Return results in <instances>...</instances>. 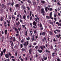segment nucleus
<instances>
[{"mask_svg":"<svg viewBox=\"0 0 61 61\" xmlns=\"http://www.w3.org/2000/svg\"><path fill=\"white\" fill-rule=\"evenodd\" d=\"M52 15V12L50 13V16H46V18L47 19H50V18H51Z\"/></svg>","mask_w":61,"mask_h":61,"instance_id":"nucleus-1","label":"nucleus"},{"mask_svg":"<svg viewBox=\"0 0 61 61\" xmlns=\"http://www.w3.org/2000/svg\"><path fill=\"white\" fill-rule=\"evenodd\" d=\"M28 45H29L28 41H27L26 42H25L23 44V46H27Z\"/></svg>","mask_w":61,"mask_h":61,"instance_id":"nucleus-2","label":"nucleus"},{"mask_svg":"<svg viewBox=\"0 0 61 61\" xmlns=\"http://www.w3.org/2000/svg\"><path fill=\"white\" fill-rule=\"evenodd\" d=\"M13 29H15V31L17 32V33L18 34V33H19V31H18V29H17V28H16L15 27H14L13 28Z\"/></svg>","mask_w":61,"mask_h":61,"instance_id":"nucleus-3","label":"nucleus"},{"mask_svg":"<svg viewBox=\"0 0 61 61\" xmlns=\"http://www.w3.org/2000/svg\"><path fill=\"white\" fill-rule=\"evenodd\" d=\"M43 47L41 46H40L39 47V48H41V50H43L44 48H45L46 47L44 45L43 46Z\"/></svg>","mask_w":61,"mask_h":61,"instance_id":"nucleus-4","label":"nucleus"},{"mask_svg":"<svg viewBox=\"0 0 61 61\" xmlns=\"http://www.w3.org/2000/svg\"><path fill=\"white\" fill-rule=\"evenodd\" d=\"M47 8L48 10H50L49 9V8L48 7H46L45 8V11L46 12H47L48 10H47Z\"/></svg>","mask_w":61,"mask_h":61,"instance_id":"nucleus-5","label":"nucleus"},{"mask_svg":"<svg viewBox=\"0 0 61 61\" xmlns=\"http://www.w3.org/2000/svg\"><path fill=\"white\" fill-rule=\"evenodd\" d=\"M43 58L44 60H46L47 59V57L46 56L45 57V56H43Z\"/></svg>","mask_w":61,"mask_h":61,"instance_id":"nucleus-6","label":"nucleus"},{"mask_svg":"<svg viewBox=\"0 0 61 61\" xmlns=\"http://www.w3.org/2000/svg\"><path fill=\"white\" fill-rule=\"evenodd\" d=\"M5 56L6 58H9V54L8 53L6 54L5 55Z\"/></svg>","mask_w":61,"mask_h":61,"instance_id":"nucleus-7","label":"nucleus"},{"mask_svg":"<svg viewBox=\"0 0 61 61\" xmlns=\"http://www.w3.org/2000/svg\"><path fill=\"white\" fill-rule=\"evenodd\" d=\"M39 50V49H38L37 50V51L38 52H39V53H42L43 52V50Z\"/></svg>","mask_w":61,"mask_h":61,"instance_id":"nucleus-8","label":"nucleus"},{"mask_svg":"<svg viewBox=\"0 0 61 61\" xmlns=\"http://www.w3.org/2000/svg\"><path fill=\"white\" fill-rule=\"evenodd\" d=\"M2 8H4V9H5V8H6V6H5V4H2Z\"/></svg>","mask_w":61,"mask_h":61,"instance_id":"nucleus-9","label":"nucleus"},{"mask_svg":"<svg viewBox=\"0 0 61 61\" xmlns=\"http://www.w3.org/2000/svg\"><path fill=\"white\" fill-rule=\"evenodd\" d=\"M33 25L35 26H36V22L34 21L33 22Z\"/></svg>","mask_w":61,"mask_h":61,"instance_id":"nucleus-10","label":"nucleus"},{"mask_svg":"<svg viewBox=\"0 0 61 61\" xmlns=\"http://www.w3.org/2000/svg\"><path fill=\"white\" fill-rule=\"evenodd\" d=\"M15 6L16 7H19V4H16L15 5Z\"/></svg>","mask_w":61,"mask_h":61,"instance_id":"nucleus-11","label":"nucleus"},{"mask_svg":"<svg viewBox=\"0 0 61 61\" xmlns=\"http://www.w3.org/2000/svg\"><path fill=\"white\" fill-rule=\"evenodd\" d=\"M27 2L29 3H30V4H32V2H31L30 0H27Z\"/></svg>","mask_w":61,"mask_h":61,"instance_id":"nucleus-12","label":"nucleus"},{"mask_svg":"<svg viewBox=\"0 0 61 61\" xmlns=\"http://www.w3.org/2000/svg\"><path fill=\"white\" fill-rule=\"evenodd\" d=\"M21 50L23 51H25V52H26V49H24V48H23L21 49Z\"/></svg>","mask_w":61,"mask_h":61,"instance_id":"nucleus-13","label":"nucleus"},{"mask_svg":"<svg viewBox=\"0 0 61 61\" xmlns=\"http://www.w3.org/2000/svg\"><path fill=\"white\" fill-rule=\"evenodd\" d=\"M29 54H31V53H32V50L31 49H30L29 51Z\"/></svg>","mask_w":61,"mask_h":61,"instance_id":"nucleus-14","label":"nucleus"},{"mask_svg":"<svg viewBox=\"0 0 61 61\" xmlns=\"http://www.w3.org/2000/svg\"><path fill=\"white\" fill-rule=\"evenodd\" d=\"M61 36V35L60 34H59V35H57L56 37H57V38H59Z\"/></svg>","mask_w":61,"mask_h":61,"instance_id":"nucleus-15","label":"nucleus"},{"mask_svg":"<svg viewBox=\"0 0 61 61\" xmlns=\"http://www.w3.org/2000/svg\"><path fill=\"white\" fill-rule=\"evenodd\" d=\"M49 34L50 35H53V32H52L51 31H49Z\"/></svg>","mask_w":61,"mask_h":61,"instance_id":"nucleus-16","label":"nucleus"},{"mask_svg":"<svg viewBox=\"0 0 61 61\" xmlns=\"http://www.w3.org/2000/svg\"><path fill=\"white\" fill-rule=\"evenodd\" d=\"M3 53L4 54H5V51H6V49H4L3 50Z\"/></svg>","mask_w":61,"mask_h":61,"instance_id":"nucleus-17","label":"nucleus"},{"mask_svg":"<svg viewBox=\"0 0 61 61\" xmlns=\"http://www.w3.org/2000/svg\"><path fill=\"white\" fill-rule=\"evenodd\" d=\"M39 27L40 28H41V27H43V26H42V24L41 23H40Z\"/></svg>","mask_w":61,"mask_h":61,"instance_id":"nucleus-18","label":"nucleus"},{"mask_svg":"<svg viewBox=\"0 0 61 61\" xmlns=\"http://www.w3.org/2000/svg\"><path fill=\"white\" fill-rule=\"evenodd\" d=\"M3 55V51H1L0 53V56H2Z\"/></svg>","mask_w":61,"mask_h":61,"instance_id":"nucleus-19","label":"nucleus"},{"mask_svg":"<svg viewBox=\"0 0 61 61\" xmlns=\"http://www.w3.org/2000/svg\"><path fill=\"white\" fill-rule=\"evenodd\" d=\"M8 54L9 56H10V57H11V56H12V54H11V53H10V52H9Z\"/></svg>","mask_w":61,"mask_h":61,"instance_id":"nucleus-20","label":"nucleus"},{"mask_svg":"<svg viewBox=\"0 0 61 61\" xmlns=\"http://www.w3.org/2000/svg\"><path fill=\"white\" fill-rule=\"evenodd\" d=\"M3 19H4V18L3 17H1L0 19V21H3Z\"/></svg>","mask_w":61,"mask_h":61,"instance_id":"nucleus-21","label":"nucleus"},{"mask_svg":"<svg viewBox=\"0 0 61 61\" xmlns=\"http://www.w3.org/2000/svg\"><path fill=\"white\" fill-rule=\"evenodd\" d=\"M20 22H21V23H22V24H23V21L22 19H20Z\"/></svg>","mask_w":61,"mask_h":61,"instance_id":"nucleus-22","label":"nucleus"},{"mask_svg":"<svg viewBox=\"0 0 61 61\" xmlns=\"http://www.w3.org/2000/svg\"><path fill=\"white\" fill-rule=\"evenodd\" d=\"M56 31L58 33H60V31L59 30H56Z\"/></svg>","mask_w":61,"mask_h":61,"instance_id":"nucleus-23","label":"nucleus"},{"mask_svg":"<svg viewBox=\"0 0 61 61\" xmlns=\"http://www.w3.org/2000/svg\"><path fill=\"white\" fill-rule=\"evenodd\" d=\"M33 4L34 5V6H35V5H36V3L35 2H33Z\"/></svg>","mask_w":61,"mask_h":61,"instance_id":"nucleus-24","label":"nucleus"},{"mask_svg":"<svg viewBox=\"0 0 61 61\" xmlns=\"http://www.w3.org/2000/svg\"><path fill=\"white\" fill-rule=\"evenodd\" d=\"M23 18L24 19H25L26 18V16L25 15L23 16Z\"/></svg>","mask_w":61,"mask_h":61,"instance_id":"nucleus-25","label":"nucleus"},{"mask_svg":"<svg viewBox=\"0 0 61 61\" xmlns=\"http://www.w3.org/2000/svg\"><path fill=\"white\" fill-rule=\"evenodd\" d=\"M42 35L43 36H45V32H43L42 33Z\"/></svg>","mask_w":61,"mask_h":61,"instance_id":"nucleus-26","label":"nucleus"},{"mask_svg":"<svg viewBox=\"0 0 61 61\" xmlns=\"http://www.w3.org/2000/svg\"><path fill=\"white\" fill-rule=\"evenodd\" d=\"M36 41V39H35L34 38H33L31 42H33V41Z\"/></svg>","mask_w":61,"mask_h":61,"instance_id":"nucleus-27","label":"nucleus"},{"mask_svg":"<svg viewBox=\"0 0 61 61\" xmlns=\"http://www.w3.org/2000/svg\"><path fill=\"white\" fill-rule=\"evenodd\" d=\"M32 11H31L30 12V16H31L32 15Z\"/></svg>","mask_w":61,"mask_h":61,"instance_id":"nucleus-28","label":"nucleus"},{"mask_svg":"<svg viewBox=\"0 0 61 61\" xmlns=\"http://www.w3.org/2000/svg\"><path fill=\"white\" fill-rule=\"evenodd\" d=\"M24 42V41L23 39H22L21 41V43H23Z\"/></svg>","mask_w":61,"mask_h":61,"instance_id":"nucleus-29","label":"nucleus"},{"mask_svg":"<svg viewBox=\"0 0 61 61\" xmlns=\"http://www.w3.org/2000/svg\"><path fill=\"white\" fill-rule=\"evenodd\" d=\"M41 3L42 4H45V1H41Z\"/></svg>","mask_w":61,"mask_h":61,"instance_id":"nucleus-30","label":"nucleus"},{"mask_svg":"<svg viewBox=\"0 0 61 61\" xmlns=\"http://www.w3.org/2000/svg\"><path fill=\"white\" fill-rule=\"evenodd\" d=\"M25 36H26L27 35V31H26L25 33Z\"/></svg>","mask_w":61,"mask_h":61,"instance_id":"nucleus-31","label":"nucleus"},{"mask_svg":"<svg viewBox=\"0 0 61 61\" xmlns=\"http://www.w3.org/2000/svg\"><path fill=\"white\" fill-rule=\"evenodd\" d=\"M23 47V44H20V47L21 48H22Z\"/></svg>","mask_w":61,"mask_h":61,"instance_id":"nucleus-32","label":"nucleus"},{"mask_svg":"<svg viewBox=\"0 0 61 61\" xmlns=\"http://www.w3.org/2000/svg\"><path fill=\"white\" fill-rule=\"evenodd\" d=\"M12 19H13V18H14V19H15V17H13L12 16Z\"/></svg>","mask_w":61,"mask_h":61,"instance_id":"nucleus-33","label":"nucleus"},{"mask_svg":"<svg viewBox=\"0 0 61 61\" xmlns=\"http://www.w3.org/2000/svg\"><path fill=\"white\" fill-rule=\"evenodd\" d=\"M41 13H42V14L43 13H45V11L44 10H43L42 11H41Z\"/></svg>","mask_w":61,"mask_h":61,"instance_id":"nucleus-34","label":"nucleus"},{"mask_svg":"<svg viewBox=\"0 0 61 61\" xmlns=\"http://www.w3.org/2000/svg\"><path fill=\"white\" fill-rule=\"evenodd\" d=\"M49 23H50V24H51V25H53V22H50Z\"/></svg>","mask_w":61,"mask_h":61,"instance_id":"nucleus-35","label":"nucleus"},{"mask_svg":"<svg viewBox=\"0 0 61 61\" xmlns=\"http://www.w3.org/2000/svg\"><path fill=\"white\" fill-rule=\"evenodd\" d=\"M20 15V14H19V13L17 15V17H18L19 16V15Z\"/></svg>","mask_w":61,"mask_h":61,"instance_id":"nucleus-36","label":"nucleus"},{"mask_svg":"<svg viewBox=\"0 0 61 61\" xmlns=\"http://www.w3.org/2000/svg\"><path fill=\"white\" fill-rule=\"evenodd\" d=\"M11 4V2H10L8 3H7V5H10V4Z\"/></svg>","mask_w":61,"mask_h":61,"instance_id":"nucleus-37","label":"nucleus"},{"mask_svg":"<svg viewBox=\"0 0 61 61\" xmlns=\"http://www.w3.org/2000/svg\"><path fill=\"white\" fill-rule=\"evenodd\" d=\"M38 46H37L35 47V48L36 49H37L38 48Z\"/></svg>","mask_w":61,"mask_h":61,"instance_id":"nucleus-38","label":"nucleus"},{"mask_svg":"<svg viewBox=\"0 0 61 61\" xmlns=\"http://www.w3.org/2000/svg\"><path fill=\"white\" fill-rule=\"evenodd\" d=\"M45 51L46 52H48L49 53V51L48 50H45Z\"/></svg>","mask_w":61,"mask_h":61,"instance_id":"nucleus-39","label":"nucleus"},{"mask_svg":"<svg viewBox=\"0 0 61 61\" xmlns=\"http://www.w3.org/2000/svg\"><path fill=\"white\" fill-rule=\"evenodd\" d=\"M40 30H43V29H44V28H43V27H41L40 28Z\"/></svg>","mask_w":61,"mask_h":61,"instance_id":"nucleus-40","label":"nucleus"},{"mask_svg":"<svg viewBox=\"0 0 61 61\" xmlns=\"http://www.w3.org/2000/svg\"><path fill=\"white\" fill-rule=\"evenodd\" d=\"M35 38H38V36H37L36 35L35 36Z\"/></svg>","mask_w":61,"mask_h":61,"instance_id":"nucleus-41","label":"nucleus"},{"mask_svg":"<svg viewBox=\"0 0 61 61\" xmlns=\"http://www.w3.org/2000/svg\"><path fill=\"white\" fill-rule=\"evenodd\" d=\"M13 45H14V43H13V42H12L11 43V46H13Z\"/></svg>","mask_w":61,"mask_h":61,"instance_id":"nucleus-42","label":"nucleus"},{"mask_svg":"<svg viewBox=\"0 0 61 61\" xmlns=\"http://www.w3.org/2000/svg\"><path fill=\"white\" fill-rule=\"evenodd\" d=\"M17 46H16V45H15V46H14V48L15 49V47L16 48H17Z\"/></svg>","mask_w":61,"mask_h":61,"instance_id":"nucleus-43","label":"nucleus"},{"mask_svg":"<svg viewBox=\"0 0 61 61\" xmlns=\"http://www.w3.org/2000/svg\"><path fill=\"white\" fill-rule=\"evenodd\" d=\"M14 2H13L12 3H11V5L12 6H13V5H14Z\"/></svg>","mask_w":61,"mask_h":61,"instance_id":"nucleus-44","label":"nucleus"},{"mask_svg":"<svg viewBox=\"0 0 61 61\" xmlns=\"http://www.w3.org/2000/svg\"><path fill=\"white\" fill-rule=\"evenodd\" d=\"M57 4L59 5H61V4H60V3L59 2L57 3Z\"/></svg>","mask_w":61,"mask_h":61,"instance_id":"nucleus-45","label":"nucleus"},{"mask_svg":"<svg viewBox=\"0 0 61 61\" xmlns=\"http://www.w3.org/2000/svg\"><path fill=\"white\" fill-rule=\"evenodd\" d=\"M23 10H25V6H24V5L23 6Z\"/></svg>","mask_w":61,"mask_h":61,"instance_id":"nucleus-46","label":"nucleus"},{"mask_svg":"<svg viewBox=\"0 0 61 61\" xmlns=\"http://www.w3.org/2000/svg\"><path fill=\"white\" fill-rule=\"evenodd\" d=\"M30 20H31L32 19V16H31L30 18Z\"/></svg>","mask_w":61,"mask_h":61,"instance_id":"nucleus-47","label":"nucleus"},{"mask_svg":"<svg viewBox=\"0 0 61 61\" xmlns=\"http://www.w3.org/2000/svg\"><path fill=\"white\" fill-rule=\"evenodd\" d=\"M9 10L10 11V12H12V8H10V9Z\"/></svg>","mask_w":61,"mask_h":61,"instance_id":"nucleus-48","label":"nucleus"},{"mask_svg":"<svg viewBox=\"0 0 61 61\" xmlns=\"http://www.w3.org/2000/svg\"><path fill=\"white\" fill-rule=\"evenodd\" d=\"M20 18L21 19H22V16L21 15H20V16H19Z\"/></svg>","mask_w":61,"mask_h":61,"instance_id":"nucleus-49","label":"nucleus"},{"mask_svg":"<svg viewBox=\"0 0 61 61\" xmlns=\"http://www.w3.org/2000/svg\"><path fill=\"white\" fill-rule=\"evenodd\" d=\"M57 61H60V59L59 58H58L57 59Z\"/></svg>","mask_w":61,"mask_h":61,"instance_id":"nucleus-50","label":"nucleus"},{"mask_svg":"<svg viewBox=\"0 0 61 61\" xmlns=\"http://www.w3.org/2000/svg\"><path fill=\"white\" fill-rule=\"evenodd\" d=\"M35 18V21H37V18Z\"/></svg>","mask_w":61,"mask_h":61,"instance_id":"nucleus-51","label":"nucleus"},{"mask_svg":"<svg viewBox=\"0 0 61 61\" xmlns=\"http://www.w3.org/2000/svg\"><path fill=\"white\" fill-rule=\"evenodd\" d=\"M20 60H21V61H23V59L22 58H21L20 59Z\"/></svg>","mask_w":61,"mask_h":61,"instance_id":"nucleus-52","label":"nucleus"},{"mask_svg":"<svg viewBox=\"0 0 61 61\" xmlns=\"http://www.w3.org/2000/svg\"><path fill=\"white\" fill-rule=\"evenodd\" d=\"M50 11H52V10H53V9H52V8H50Z\"/></svg>","mask_w":61,"mask_h":61,"instance_id":"nucleus-53","label":"nucleus"},{"mask_svg":"<svg viewBox=\"0 0 61 61\" xmlns=\"http://www.w3.org/2000/svg\"><path fill=\"white\" fill-rule=\"evenodd\" d=\"M58 15L59 16H61V15L60 14V13H58Z\"/></svg>","mask_w":61,"mask_h":61,"instance_id":"nucleus-54","label":"nucleus"},{"mask_svg":"<svg viewBox=\"0 0 61 61\" xmlns=\"http://www.w3.org/2000/svg\"><path fill=\"white\" fill-rule=\"evenodd\" d=\"M15 56H17V52H15Z\"/></svg>","mask_w":61,"mask_h":61,"instance_id":"nucleus-55","label":"nucleus"},{"mask_svg":"<svg viewBox=\"0 0 61 61\" xmlns=\"http://www.w3.org/2000/svg\"><path fill=\"white\" fill-rule=\"evenodd\" d=\"M25 60H27V57H26V58H25Z\"/></svg>","mask_w":61,"mask_h":61,"instance_id":"nucleus-56","label":"nucleus"},{"mask_svg":"<svg viewBox=\"0 0 61 61\" xmlns=\"http://www.w3.org/2000/svg\"><path fill=\"white\" fill-rule=\"evenodd\" d=\"M45 46H46V47H47V46H48V45H47V44H45Z\"/></svg>","mask_w":61,"mask_h":61,"instance_id":"nucleus-57","label":"nucleus"},{"mask_svg":"<svg viewBox=\"0 0 61 61\" xmlns=\"http://www.w3.org/2000/svg\"><path fill=\"white\" fill-rule=\"evenodd\" d=\"M4 25H5L6 24V22L5 21H4Z\"/></svg>","mask_w":61,"mask_h":61,"instance_id":"nucleus-58","label":"nucleus"},{"mask_svg":"<svg viewBox=\"0 0 61 61\" xmlns=\"http://www.w3.org/2000/svg\"><path fill=\"white\" fill-rule=\"evenodd\" d=\"M27 8L28 9V10H30V8H29V7H27Z\"/></svg>","mask_w":61,"mask_h":61,"instance_id":"nucleus-59","label":"nucleus"},{"mask_svg":"<svg viewBox=\"0 0 61 61\" xmlns=\"http://www.w3.org/2000/svg\"><path fill=\"white\" fill-rule=\"evenodd\" d=\"M13 41H14V42H15L16 40L15 39V38H14V39H13Z\"/></svg>","mask_w":61,"mask_h":61,"instance_id":"nucleus-60","label":"nucleus"},{"mask_svg":"<svg viewBox=\"0 0 61 61\" xmlns=\"http://www.w3.org/2000/svg\"><path fill=\"white\" fill-rule=\"evenodd\" d=\"M38 57V55L37 54H36L35 55V57Z\"/></svg>","mask_w":61,"mask_h":61,"instance_id":"nucleus-61","label":"nucleus"},{"mask_svg":"<svg viewBox=\"0 0 61 61\" xmlns=\"http://www.w3.org/2000/svg\"><path fill=\"white\" fill-rule=\"evenodd\" d=\"M14 56H11V58H14Z\"/></svg>","mask_w":61,"mask_h":61,"instance_id":"nucleus-62","label":"nucleus"},{"mask_svg":"<svg viewBox=\"0 0 61 61\" xmlns=\"http://www.w3.org/2000/svg\"><path fill=\"white\" fill-rule=\"evenodd\" d=\"M12 61H15V59H12Z\"/></svg>","mask_w":61,"mask_h":61,"instance_id":"nucleus-63","label":"nucleus"},{"mask_svg":"<svg viewBox=\"0 0 61 61\" xmlns=\"http://www.w3.org/2000/svg\"><path fill=\"white\" fill-rule=\"evenodd\" d=\"M14 15H16V12H15L14 13Z\"/></svg>","mask_w":61,"mask_h":61,"instance_id":"nucleus-64","label":"nucleus"}]
</instances>
